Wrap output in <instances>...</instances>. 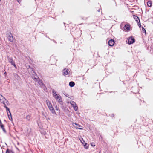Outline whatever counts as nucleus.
Segmentation results:
<instances>
[{"instance_id": "5701e85b", "label": "nucleus", "mask_w": 153, "mask_h": 153, "mask_svg": "<svg viewBox=\"0 0 153 153\" xmlns=\"http://www.w3.org/2000/svg\"><path fill=\"white\" fill-rule=\"evenodd\" d=\"M32 72H31V76H33L36 75H37V74H36V73L34 71H33V69H32Z\"/></svg>"}, {"instance_id": "6e6552de", "label": "nucleus", "mask_w": 153, "mask_h": 153, "mask_svg": "<svg viewBox=\"0 0 153 153\" xmlns=\"http://www.w3.org/2000/svg\"><path fill=\"white\" fill-rule=\"evenodd\" d=\"M46 102L49 110L53 108L51 103L49 100H47L46 101Z\"/></svg>"}, {"instance_id": "ea45409f", "label": "nucleus", "mask_w": 153, "mask_h": 153, "mask_svg": "<svg viewBox=\"0 0 153 153\" xmlns=\"http://www.w3.org/2000/svg\"><path fill=\"white\" fill-rule=\"evenodd\" d=\"M1 1V0H0V1Z\"/></svg>"}, {"instance_id": "cd10ccee", "label": "nucleus", "mask_w": 153, "mask_h": 153, "mask_svg": "<svg viewBox=\"0 0 153 153\" xmlns=\"http://www.w3.org/2000/svg\"><path fill=\"white\" fill-rule=\"evenodd\" d=\"M142 32H143V33H146V30L143 27H142Z\"/></svg>"}, {"instance_id": "dca6fc26", "label": "nucleus", "mask_w": 153, "mask_h": 153, "mask_svg": "<svg viewBox=\"0 0 153 153\" xmlns=\"http://www.w3.org/2000/svg\"><path fill=\"white\" fill-rule=\"evenodd\" d=\"M133 18L137 22L139 21L140 19L139 17L133 15Z\"/></svg>"}, {"instance_id": "f3484780", "label": "nucleus", "mask_w": 153, "mask_h": 153, "mask_svg": "<svg viewBox=\"0 0 153 153\" xmlns=\"http://www.w3.org/2000/svg\"><path fill=\"white\" fill-rule=\"evenodd\" d=\"M13 75L15 78L17 80H19L20 79V76L14 73L13 74Z\"/></svg>"}, {"instance_id": "7c9ffc66", "label": "nucleus", "mask_w": 153, "mask_h": 153, "mask_svg": "<svg viewBox=\"0 0 153 153\" xmlns=\"http://www.w3.org/2000/svg\"><path fill=\"white\" fill-rule=\"evenodd\" d=\"M55 109H56V110L58 111H59V112L60 111L59 109L57 106H56V107H55Z\"/></svg>"}, {"instance_id": "a878e982", "label": "nucleus", "mask_w": 153, "mask_h": 153, "mask_svg": "<svg viewBox=\"0 0 153 153\" xmlns=\"http://www.w3.org/2000/svg\"><path fill=\"white\" fill-rule=\"evenodd\" d=\"M41 88L43 89V90L45 91H46V90H47V88L46 87V86H45V85H43L42 87H41Z\"/></svg>"}, {"instance_id": "72a5a7b5", "label": "nucleus", "mask_w": 153, "mask_h": 153, "mask_svg": "<svg viewBox=\"0 0 153 153\" xmlns=\"http://www.w3.org/2000/svg\"><path fill=\"white\" fill-rule=\"evenodd\" d=\"M91 145L93 147H94L95 146V145L94 144V143H91Z\"/></svg>"}, {"instance_id": "f03ea898", "label": "nucleus", "mask_w": 153, "mask_h": 153, "mask_svg": "<svg viewBox=\"0 0 153 153\" xmlns=\"http://www.w3.org/2000/svg\"><path fill=\"white\" fill-rule=\"evenodd\" d=\"M56 99V100L58 102H59V103L61 104L62 105L63 104V102L62 99L60 96L59 94H58V95L54 97Z\"/></svg>"}, {"instance_id": "58836bf2", "label": "nucleus", "mask_w": 153, "mask_h": 153, "mask_svg": "<svg viewBox=\"0 0 153 153\" xmlns=\"http://www.w3.org/2000/svg\"><path fill=\"white\" fill-rule=\"evenodd\" d=\"M100 9H99L98 10V11L99 12H100Z\"/></svg>"}, {"instance_id": "4c0bfd02", "label": "nucleus", "mask_w": 153, "mask_h": 153, "mask_svg": "<svg viewBox=\"0 0 153 153\" xmlns=\"http://www.w3.org/2000/svg\"><path fill=\"white\" fill-rule=\"evenodd\" d=\"M111 116L114 117V114H111Z\"/></svg>"}, {"instance_id": "e433bc0d", "label": "nucleus", "mask_w": 153, "mask_h": 153, "mask_svg": "<svg viewBox=\"0 0 153 153\" xmlns=\"http://www.w3.org/2000/svg\"><path fill=\"white\" fill-rule=\"evenodd\" d=\"M45 36H46V37H47L48 38V39H50V38H49V37L48 36H47L46 35H45Z\"/></svg>"}, {"instance_id": "6ab92c4d", "label": "nucleus", "mask_w": 153, "mask_h": 153, "mask_svg": "<svg viewBox=\"0 0 153 153\" xmlns=\"http://www.w3.org/2000/svg\"><path fill=\"white\" fill-rule=\"evenodd\" d=\"M50 111H51V113L53 114H55V115H56V112L54 109V108H53L51 109H50Z\"/></svg>"}, {"instance_id": "ddd939ff", "label": "nucleus", "mask_w": 153, "mask_h": 153, "mask_svg": "<svg viewBox=\"0 0 153 153\" xmlns=\"http://www.w3.org/2000/svg\"><path fill=\"white\" fill-rule=\"evenodd\" d=\"M4 108L6 109L7 114L8 115V114H9L10 115L11 118L12 119V116L9 108L8 107L6 106H4Z\"/></svg>"}, {"instance_id": "c85d7f7f", "label": "nucleus", "mask_w": 153, "mask_h": 153, "mask_svg": "<svg viewBox=\"0 0 153 153\" xmlns=\"http://www.w3.org/2000/svg\"><path fill=\"white\" fill-rule=\"evenodd\" d=\"M80 140L82 144H83L85 142V141L82 138H81V139H80Z\"/></svg>"}, {"instance_id": "7ed1b4c3", "label": "nucleus", "mask_w": 153, "mask_h": 153, "mask_svg": "<svg viewBox=\"0 0 153 153\" xmlns=\"http://www.w3.org/2000/svg\"><path fill=\"white\" fill-rule=\"evenodd\" d=\"M1 97L3 98L2 99H1L0 100L1 101V102L3 103L4 105V107L5 106H6V104H8L9 102L3 96L1 95Z\"/></svg>"}, {"instance_id": "b1692460", "label": "nucleus", "mask_w": 153, "mask_h": 153, "mask_svg": "<svg viewBox=\"0 0 153 153\" xmlns=\"http://www.w3.org/2000/svg\"><path fill=\"white\" fill-rule=\"evenodd\" d=\"M152 2L151 1H148L147 2V5L149 7H151L152 5Z\"/></svg>"}, {"instance_id": "c9c22d12", "label": "nucleus", "mask_w": 153, "mask_h": 153, "mask_svg": "<svg viewBox=\"0 0 153 153\" xmlns=\"http://www.w3.org/2000/svg\"><path fill=\"white\" fill-rule=\"evenodd\" d=\"M7 74V72H5L4 73V74H5V75H6Z\"/></svg>"}, {"instance_id": "39448f33", "label": "nucleus", "mask_w": 153, "mask_h": 153, "mask_svg": "<svg viewBox=\"0 0 153 153\" xmlns=\"http://www.w3.org/2000/svg\"><path fill=\"white\" fill-rule=\"evenodd\" d=\"M135 42L134 38L132 36L130 37L128 39V44L129 45Z\"/></svg>"}, {"instance_id": "1a4fd4ad", "label": "nucleus", "mask_w": 153, "mask_h": 153, "mask_svg": "<svg viewBox=\"0 0 153 153\" xmlns=\"http://www.w3.org/2000/svg\"><path fill=\"white\" fill-rule=\"evenodd\" d=\"M62 75L64 76L67 75L68 74H69V72H68V69L65 68L62 71Z\"/></svg>"}, {"instance_id": "a211bd4d", "label": "nucleus", "mask_w": 153, "mask_h": 153, "mask_svg": "<svg viewBox=\"0 0 153 153\" xmlns=\"http://www.w3.org/2000/svg\"><path fill=\"white\" fill-rule=\"evenodd\" d=\"M75 85V83L73 81L70 82L69 84V86L71 87H74Z\"/></svg>"}, {"instance_id": "9d476101", "label": "nucleus", "mask_w": 153, "mask_h": 153, "mask_svg": "<svg viewBox=\"0 0 153 153\" xmlns=\"http://www.w3.org/2000/svg\"><path fill=\"white\" fill-rule=\"evenodd\" d=\"M32 77L33 79L35 81H39V78L37 76V75H36L32 76Z\"/></svg>"}, {"instance_id": "f704fd0d", "label": "nucleus", "mask_w": 153, "mask_h": 153, "mask_svg": "<svg viewBox=\"0 0 153 153\" xmlns=\"http://www.w3.org/2000/svg\"><path fill=\"white\" fill-rule=\"evenodd\" d=\"M50 39V40H51V39ZM52 40L53 41V42H55V43H56V42L55 41V40Z\"/></svg>"}, {"instance_id": "f257e3e1", "label": "nucleus", "mask_w": 153, "mask_h": 153, "mask_svg": "<svg viewBox=\"0 0 153 153\" xmlns=\"http://www.w3.org/2000/svg\"><path fill=\"white\" fill-rule=\"evenodd\" d=\"M7 58L9 62L16 69L17 67L13 59L12 58L9 57L8 56H7Z\"/></svg>"}, {"instance_id": "2eb2a0df", "label": "nucleus", "mask_w": 153, "mask_h": 153, "mask_svg": "<svg viewBox=\"0 0 153 153\" xmlns=\"http://www.w3.org/2000/svg\"><path fill=\"white\" fill-rule=\"evenodd\" d=\"M0 127L1 128V129H2L3 131L5 133H6V131L5 130V128H4V125L2 123V122L0 123Z\"/></svg>"}, {"instance_id": "f8f14e48", "label": "nucleus", "mask_w": 153, "mask_h": 153, "mask_svg": "<svg viewBox=\"0 0 153 153\" xmlns=\"http://www.w3.org/2000/svg\"><path fill=\"white\" fill-rule=\"evenodd\" d=\"M115 43L113 39H111L108 42V45L111 46H112L114 45Z\"/></svg>"}, {"instance_id": "423d86ee", "label": "nucleus", "mask_w": 153, "mask_h": 153, "mask_svg": "<svg viewBox=\"0 0 153 153\" xmlns=\"http://www.w3.org/2000/svg\"><path fill=\"white\" fill-rule=\"evenodd\" d=\"M7 35L8 36V39L9 41L10 42H12L13 41V38L12 35L10 32L9 33L7 34Z\"/></svg>"}, {"instance_id": "393cba45", "label": "nucleus", "mask_w": 153, "mask_h": 153, "mask_svg": "<svg viewBox=\"0 0 153 153\" xmlns=\"http://www.w3.org/2000/svg\"><path fill=\"white\" fill-rule=\"evenodd\" d=\"M6 153H14L13 152L12 150H9L8 149H7Z\"/></svg>"}, {"instance_id": "4468645a", "label": "nucleus", "mask_w": 153, "mask_h": 153, "mask_svg": "<svg viewBox=\"0 0 153 153\" xmlns=\"http://www.w3.org/2000/svg\"><path fill=\"white\" fill-rule=\"evenodd\" d=\"M4 108L6 109L7 114L8 115V114H9L10 115L11 118L12 119V116L9 108L8 107L6 106H4Z\"/></svg>"}, {"instance_id": "473e14b6", "label": "nucleus", "mask_w": 153, "mask_h": 153, "mask_svg": "<svg viewBox=\"0 0 153 153\" xmlns=\"http://www.w3.org/2000/svg\"><path fill=\"white\" fill-rule=\"evenodd\" d=\"M64 94L65 96L68 97H69V95L68 94H67L66 93Z\"/></svg>"}, {"instance_id": "4be33fe9", "label": "nucleus", "mask_w": 153, "mask_h": 153, "mask_svg": "<svg viewBox=\"0 0 153 153\" xmlns=\"http://www.w3.org/2000/svg\"><path fill=\"white\" fill-rule=\"evenodd\" d=\"M83 144V146H84V147L85 148V149H88V144H87V143H84V144Z\"/></svg>"}, {"instance_id": "412c9836", "label": "nucleus", "mask_w": 153, "mask_h": 153, "mask_svg": "<svg viewBox=\"0 0 153 153\" xmlns=\"http://www.w3.org/2000/svg\"><path fill=\"white\" fill-rule=\"evenodd\" d=\"M38 82V83L40 85L41 87H42L43 85H45L42 82V80H39Z\"/></svg>"}, {"instance_id": "0eeeda50", "label": "nucleus", "mask_w": 153, "mask_h": 153, "mask_svg": "<svg viewBox=\"0 0 153 153\" xmlns=\"http://www.w3.org/2000/svg\"><path fill=\"white\" fill-rule=\"evenodd\" d=\"M72 125L73 126H74V127L76 129H79L80 130H82V128H78V127L77 126H78V127H82V126H81L79 124L74 123H72Z\"/></svg>"}, {"instance_id": "aec40b11", "label": "nucleus", "mask_w": 153, "mask_h": 153, "mask_svg": "<svg viewBox=\"0 0 153 153\" xmlns=\"http://www.w3.org/2000/svg\"><path fill=\"white\" fill-rule=\"evenodd\" d=\"M52 93L53 96L54 97L58 95V94H56V92L55 91L54 89L52 90Z\"/></svg>"}, {"instance_id": "20e7f679", "label": "nucleus", "mask_w": 153, "mask_h": 153, "mask_svg": "<svg viewBox=\"0 0 153 153\" xmlns=\"http://www.w3.org/2000/svg\"><path fill=\"white\" fill-rule=\"evenodd\" d=\"M70 104L75 111L77 110L78 107L76 103L75 102L73 101H71L70 102Z\"/></svg>"}, {"instance_id": "c756f323", "label": "nucleus", "mask_w": 153, "mask_h": 153, "mask_svg": "<svg viewBox=\"0 0 153 153\" xmlns=\"http://www.w3.org/2000/svg\"><path fill=\"white\" fill-rule=\"evenodd\" d=\"M137 24L138 25V26L140 28L141 27V25L140 24V21L139 22H137Z\"/></svg>"}, {"instance_id": "bb28decb", "label": "nucleus", "mask_w": 153, "mask_h": 153, "mask_svg": "<svg viewBox=\"0 0 153 153\" xmlns=\"http://www.w3.org/2000/svg\"><path fill=\"white\" fill-rule=\"evenodd\" d=\"M26 119L30 121V115H27L26 117Z\"/></svg>"}, {"instance_id": "2f4dec72", "label": "nucleus", "mask_w": 153, "mask_h": 153, "mask_svg": "<svg viewBox=\"0 0 153 153\" xmlns=\"http://www.w3.org/2000/svg\"><path fill=\"white\" fill-rule=\"evenodd\" d=\"M7 116H8V118H9V119L10 120H12V119H11V117H10V114H8Z\"/></svg>"}, {"instance_id": "9b49d317", "label": "nucleus", "mask_w": 153, "mask_h": 153, "mask_svg": "<svg viewBox=\"0 0 153 153\" xmlns=\"http://www.w3.org/2000/svg\"><path fill=\"white\" fill-rule=\"evenodd\" d=\"M124 30H125L129 31L130 29V25L128 24H126L124 27Z\"/></svg>"}]
</instances>
